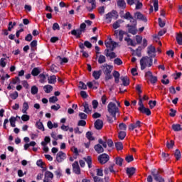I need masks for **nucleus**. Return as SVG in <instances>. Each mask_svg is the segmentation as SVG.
<instances>
[{"label": "nucleus", "mask_w": 182, "mask_h": 182, "mask_svg": "<svg viewBox=\"0 0 182 182\" xmlns=\"http://www.w3.org/2000/svg\"><path fill=\"white\" fill-rule=\"evenodd\" d=\"M123 161H124V159L121 157L117 156L115 158V164H117V166H119V167H122V166H123Z\"/></svg>", "instance_id": "obj_26"}, {"label": "nucleus", "mask_w": 182, "mask_h": 182, "mask_svg": "<svg viewBox=\"0 0 182 182\" xmlns=\"http://www.w3.org/2000/svg\"><path fill=\"white\" fill-rule=\"evenodd\" d=\"M127 28H128L129 33H131L132 35H137V26L127 24Z\"/></svg>", "instance_id": "obj_9"}, {"label": "nucleus", "mask_w": 182, "mask_h": 182, "mask_svg": "<svg viewBox=\"0 0 182 182\" xmlns=\"http://www.w3.org/2000/svg\"><path fill=\"white\" fill-rule=\"evenodd\" d=\"M138 105L139 106V107L138 108V110H140L141 109H144V104H143V99L141 97L139 98Z\"/></svg>", "instance_id": "obj_49"}, {"label": "nucleus", "mask_w": 182, "mask_h": 182, "mask_svg": "<svg viewBox=\"0 0 182 182\" xmlns=\"http://www.w3.org/2000/svg\"><path fill=\"white\" fill-rule=\"evenodd\" d=\"M63 160H66V154L60 151L56 155V161L58 163H62Z\"/></svg>", "instance_id": "obj_7"}, {"label": "nucleus", "mask_w": 182, "mask_h": 182, "mask_svg": "<svg viewBox=\"0 0 182 182\" xmlns=\"http://www.w3.org/2000/svg\"><path fill=\"white\" fill-rule=\"evenodd\" d=\"M41 73V69L39 68H34L31 71L32 76H38Z\"/></svg>", "instance_id": "obj_31"}, {"label": "nucleus", "mask_w": 182, "mask_h": 182, "mask_svg": "<svg viewBox=\"0 0 182 182\" xmlns=\"http://www.w3.org/2000/svg\"><path fill=\"white\" fill-rule=\"evenodd\" d=\"M97 176H98V177H103L102 168H97Z\"/></svg>", "instance_id": "obj_64"}, {"label": "nucleus", "mask_w": 182, "mask_h": 182, "mask_svg": "<svg viewBox=\"0 0 182 182\" xmlns=\"http://www.w3.org/2000/svg\"><path fill=\"white\" fill-rule=\"evenodd\" d=\"M120 22H122L121 20L117 21L116 22H114V23L112 24V27H113L114 29H117V28H120Z\"/></svg>", "instance_id": "obj_52"}, {"label": "nucleus", "mask_w": 182, "mask_h": 182, "mask_svg": "<svg viewBox=\"0 0 182 182\" xmlns=\"http://www.w3.org/2000/svg\"><path fill=\"white\" fill-rule=\"evenodd\" d=\"M151 176H153L154 179L156 182H166V180H164V178L163 176H160V173L159 171L154 172L151 171Z\"/></svg>", "instance_id": "obj_6"}, {"label": "nucleus", "mask_w": 182, "mask_h": 182, "mask_svg": "<svg viewBox=\"0 0 182 182\" xmlns=\"http://www.w3.org/2000/svg\"><path fill=\"white\" fill-rule=\"evenodd\" d=\"M18 96H19V94L18 93L17 91H15L14 93L10 94V97H11L13 100H16Z\"/></svg>", "instance_id": "obj_46"}, {"label": "nucleus", "mask_w": 182, "mask_h": 182, "mask_svg": "<svg viewBox=\"0 0 182 182\" xmlns=\"http://www.w3.org/2000/svg\"><path fill=\"white\" fill-rule=\"evenodd\" d=\"M38 92H39V88H38V87H36V85H33L31 87V95H36L38 94Z\"/></svg>", "instance_id": "obj_35"}, {"label": "nucleus", "mask_w": 182, "mask_h": 182, "mask_svg": "<svg viewBox=\"0 0 182 182\" xmlns=\"http://www.w3.org/2000/svg\"><path fill=\"white\" fill-rule=\"evenodd\" d=\"M51 110H55V112H58L59 109H60V105L59 104H56V105H52L50 107Z\"/></svg>", "instance_id": "obj_62"}, {"label": "nucleus", "mask_w": 182, "mask_h": 182, "mask_svg": "<svg viewBox=\"0 0 182 182\" xmlns=\"http://www.w3.org/2000/svg\"><path fill=\"white\" fill-rule=\"evenodd\" d=\"M149 105L150 109H154V107L156 106V105H157V101H156V100H154V101L150 100L149 102Z\"/></svg>", "instance_id": "obj_54"}, {"label": "nucleus", "mask_w": 182, "mask_h": 182, "mask_svg": "<svg viewBox=\"0 0 182 182\" xmlns=\"http://www.w3.org/2000/svg\"><path fill=\"white\" fill-rule=\"evenodd\" d=\"M86 137L88 139V140L93 141L95 140V137H93V134L92 132H87L86 133Z\"/></svg>", "instance_id": "obj_42"}, {"label": "nucleus", "mask_w": 182, "mask_h": 182, "mask_svg": "<svg viewBox=\"0 0 182 182\" xmlns=\"http://www.w3.org/2000/svg\"><path fill=\"white\" fill-rule=\"evenodd\" d=\"M43 89L46 93H50L53 90V87L50 85H47L43 87Z\"/></svg>", "instance_id": "obj_32"}, {"label": "nucleus", "mask_w": 182, "mask_h": 182, "mask_svg": "<svg viewBox=\"0 0 182 182\" xmlns=\"http://www.w3.org/2000/svg\"><path fill=\"white\" fill-rule=\"evenodd\" d=\"M135 17L136 18V19H139V21L147 22V18H146L144 15L141 14L140 11H137L136 13H135Z\"/></svg>", "instance_id": "obj_14"}, {"label": "nucleus", "mask_w": 182, "mask_h": 182, "mask_svg": "<svg viewBox=\"0 0 182 182\" xmlns=\"http://www.w3.org/2000/svg\"><path fill=\"white\" fill-rule=\"evenodd\" d=\"M107 112L109 114H107V122H108V123H113L114 121L117 120L116 114L120 116V110L119 109V107H117L114 102H111L108 104Z\"/></svg>", "instance_id": "obj_1"}, {"label": "nucleus", "mask_w": 182, "mask_h": 182, "mask_svg": "<svg viewBox=\"0 0 182 182\" xmlns=\"http://www.w3.org/2000/svg\"><path fill=\"white\" fill-rule=\"evenodd\" d=\"M166 147L167 149H173V147H174V141L173 140H171L170 142L167 141L166 142Z\"/></svg>", "instance_id": "obj_48"}, {"label": "nucleus", "mask_w": 182, "mask_h": 182, "mask_svg": "<svg viewBox=\"0 0 182 182\" xmlns=\"http://www.w3.org/2000/svg\"><path fill=\"white\" fill-rule=\"evenodd\" d=\"M113 76L114 77L115 83H119L120 80V73H119V71L114 70L113 72Z\"/></svg>", "instance_id": "obj_25"}, {"label": "nucleus", "mask_w": 182, "mask_h": 182, "mask_svg": "<svg viewBox=\"0 0 182 182\" xmlns=\"http://www.w3.org/2000/svg\"><path fill=\"white\" fill-rule=\"evenodd\" d=\"M125 42L127 43L128 46H136V45H137V43H134V41H133V39L130 38H124Z\"/></svg>", "instance_id": "obj_23"}, {"label": "nucleus", "mask_w": 182, "mask_h": 182, "mask_svg": "<svg viewBox=\"0 0 182 182\" xmlns=\"http://www.w3.org/2000/svg\"><path fill=\"white\" fill-rule=\"evenodd\" d=\"M149 80L152 85H156L157 83V76L152 75Z\"/></svg>", "instance_id": "obj_51"}, {"label": "nucleus", "mask_w": 182, "mask_h": 182, "mask_svg": "<svg viewBox=\"0 0 182 182\" xmlns=\"http://www.w3.org/2000/svg\"><path fill=\"white\" fill-rule=\"evenodd\" d=\"M94 182H103V178L96 176L95 175H92Z\"/></svg>", "instance_id": "obj_58"}, {"label": "nucleus", "mask_w": 182, "mask_h": 182, "mask_svg": "<svg viewBox=\"0 0 182 182\" xmlns=\"http://www.w3.org/2000/svg\"><path fill=\"white\" fill-rule=\"evenodd\" d=\"M124 35H127V33H126L123 30H119V34H118V36H119V41L120 42H122L123 41V36H124Z\"/></svg>", "instance_id": "obj_29"}, {"label": "nucleus", "mask_w": 182, "mask_h": 182, "mask_svg": "<svg viewBox=\"0 0 182 182\" xmlns=\"http://www.w3.org/2000/svg\"><path fill=\"white\" fill-rule=\"evenodd\" d=\"M92 76L95 79V80H98V79H100V76H102V70H100L98 71H93Z\"/></svg>", "instance_id": "obj_21"}, {"label": "nucleus", "mask_w": 182, "mask_h": 182, "mask_svg": "<svg viewBox=\"0 0 182 182\" xmlns=\"http://www.w3.org/2000/svg\"><path fill=\"white\" fill-rule=\"evenodd\" d=\"M30 119L31 117L28 114H23L21 116V120H23V122H28Z\"/></svg>", "instance_id": "obj_59"}, {"label": "nucleus", "mask_w": 182, "mask_h": 182, "mask_svg": "<svg viewBox=\"0 0 182 182\" xmlns=\"http://www.w3.org/2000/svg\"><path fill=\"white\" fill-rule=\"evenodd\" d=\"M49 178H51V180L53 178V173L49 171H46L43 182H52L51 181H49Z\"/></svg>", "instance_id": "obj_12"}, {"label": "nucleus", "mask_w": 182, "mask_h": 182, "mask_svg": "<svg viewBox=\"0 0 182 182\" xmlns=\"http://www.w3.org/2000/svg\"><path fill=\"white\" fill-rule=\"evenodd\" d=\"M82 106L84 107L85 113H87V114L91 113L92 109L89 107V103H87V102H85V103L82 104Z\"/></svg>", "instance_id": "obj_24"}, {"label": "nucleus", "mask_w": 182, "mask_h": 182, "mask_svg": "<svg viewBox=\"0 0 182 182\" xmlns=\"http://www.w3.org/2000/svg\"><path fill=\"white\" fill-rule=\"evenodd\" d=\"M112 18H115V19L119 18V14L116 10H112L111 12H109L105 15V19L107 21V23H110L112 22Z\"/></svg>", "instance_id": "obj_4"}, {"label": "nucleus", "mask_w": 182, "mask_h": 182, "mask_svg": "<svg viewBox=\"0 0 182 182\" xmlns=\"http://www.w3.org/2000/svg\"><path fill=\"white\" fill-rule=\"evenodd\" d=\"M114 65H117V66H120V65H123V61H122V59L117 58L114 60Z\"/></svg>", "instance_id": "obj_45"}, {"label": "nucleus", "mask_w": 182, "mask_h": 182, "mask_svg": "<svg viewBox=\"0 0 182 182\" xmlns=\"http://www.w3.org/2000/svg\"><path fill=\"white\" fill-rule=\"evenodd\" d=\"M140 113H143L144 114H146V116H150L151 114V111L149 108H146V107H144V108H141V109L139 110Z\"/></svg>", "instance_id": "obj_19"}, {"label": "nucleus", "mask_w": 182, "mask_h": 182, "mask_svg": "<svg viewBox=\"0 0 182 182\" xmlns=\"http://www.w3.org/2000/svg\"><path fill=\"white\" fill-rule=\"evenodd\" d=\"M84 160L87 163L88 168H92V156H88L86 158H84Z\"/></svg>", "instance_id": "obj_27"}, {"label": "nucleus", "mask_w": 182, "mask_h": 182, "mask_svg": "<svg viewBox=\"0 0 182 182\" xmlns=\"http://www.w3.org/2000/svg\"><path fill=\"white\" fill-rule=\"evenodd\" d=\"M136 169L134 167L127 168V174L129 177H132L136 173Z\"/></svg>", "instance_id": "obj_20"}, {"label": "nucleus", "mask_w": 182, "mask_h": 182, "mask_svg": "<svg viewBox=\"0 0 182 182\" xmlns=\"http://www.w3.org/2000/svg\"><path fill=\"white\" fill-rule=\"evenodd\" d=\"M58 97H56V96H53L49 98L50 103H56V102H58Z\"/></svg>", "instance_id": "obj_60"}, {"label": "nucleus", "mask_w": 182, "mask_h": 182, "mask_svg": "<svg viewBox=\"0 0 182 182\" xmlns=\"http://www.w3.org/2000/svg\"><path fill=\"white\" fill-rule=\"evenodd\" d=\"M122 18L129 21V19H133V16L130 14V12L128 11L125 14L124 16H122Z\"/></svg>", "instance_id": "obj_43"}, {"label": "nucleus", "mask_w": 182, "mask_h": 182, "mask_svg": "<svg viewBox=\"0 0 182 182\" xmlns=\"http://www.w3.org/2000/svg\"><path fill=\"white\" fill-rule=\"evenodd\" d=\"M122 84L121 85V86H129V85H130V80L129 79V77L127 76H122L120 77Z\"/></svg>", "instance_id": "obj_15"}, {"label": "nucleus", "mask_w": 182, "mask_h": 182, "mask_svg": "<svg viewBox=\"0 0 182 182\" xmlns=\"http://www.w3.org/2000/svg\"><path fill=\"white\" fill-rule=\"evenodd\" d=\"M73 171L75 174H80V166H79V162H77V161H75L73 164Z\"/></svg>", "instance_id": "obj_10"}, {"label": "nucleus", "mask_w": 182, "mask_h": 182, "mask_svg": "<svg viewBox=\"0 0 182 182\" xmlns=\"http://www.w3.org/2000/svg\"><path fill=\"white\" fill-rule=\"evenodd\" d=\"M125 160L127 163H132L134 160V158L133 157V155H129L125 157Z\"/></svg>", "instance_id": "obj_55"}, {"label": "nucleus", "mask_w": 182, "mask_h": 182, "mask_svg": "<svg viewBox=\"0 0 182 182\" xmlns=\"http://www.w3.org/2000/svg\"><path fill=\"white\" fill-rule=\"evenodd\" d=\"M94 125L97 130H102L103 129V121L98 119L95 121Z\"/></svg>", "instance_id": "obj_13"}, {"label": "nucleus", "mask_w": 182, "mask_h": 182, "mask_svg": "<svg viewBox=\"0 0 182 182\" xmlns=\"http://www.w3.org/2000/svg\"><path fill=\"white\" fill-rule=\"evenodd\" d=\"M154 1V7L155 12H157L159 11V0H153Z\"/></svg>", "instance_id": "obj_56"}, {"label": "nucleus", "mask_w": 182, "mask_h": 182, "mask_svg": "<svg viewBox=\"0 0 182 182\" xmlns=\"http://www.w3.org/2000/svg\"><path fill=\"white\" fill-rule=\"evenodd\" d=\"M126 137V132L121 131L118 134V138L119 140H124V138Z\"/></svg>", "instance_id": "obj_37"}, {"label": "nucleus", "mask_w": 182, "mask_h": 182, "mask_svg": "<svg viewBox=\"0 0 182 182\" xmlns=\"http://www.w3.org/2000/svg\"><path fill=\"white\" fill-rule=\"evenodd\" d=\"M53 31H60V26H59V23H54L53 24Z\"/></svg>", "instance_id": "obj_57"}, {"label": "nucleus", "mask_w": 182, "mask_h": 182, "mask_svg": "<svg viewBox=\"0 0 182 182\" xmlns=\"http://www.w3.org/2000/svg\"><path fill=\"white\" fill-rule=\"evenodd\" d=\"M48 80L50 85H55L56 83V75H50Z\"/></svg>", "instance_id": "obj_28"}, {"label": "nucleus", "mask_w": 182, "mask_h": 182, "mask_svg": "<svg viewBox=\"0 0 182 182\" xmlns=\"http://www.w3.org/2000/svg\"><path fill=\"white\" fill-rule=\"evenodd\" d=\"M28 109H29V104L27 102H24L23 103L22 113H23L24 114H27Z\"/></svg>", "instance_id": "obj_22"}, {"label": "nucleus", "mask_w": 182, "mask_h": 182, "mask_svg": "<svg viewBox=\"0 0 182 182\" xmlns=\"http://www.w3.org/2000/svg\"><path fill=\"white\" fill-rule=\"evenodd\" d=\"M105 55L107 56V58H110V59H114V58H117L116 53L113 51L110 53V50L109 48L105 50Z\"/></svg>", "instance_id": "obj_11"}, {"label": "nucleus", "mask_w": 182, "mask_h": 182, "mask_svg": "<svg viewBox=\"0 0 182 182\" xmlns=\"http://www.w3.org/2000/svg\"><path fill=\"white\" fill-rule=\"evenodd\" d=\"M101 69L104 70V75L112 73V70H113V66L105 64L101 65Z\"/></svg>", "instance_id": "obj_8"}, {"label": "nucleus", "mask_w": 182, "mask_h": 182, "mask_svg": "<svg viewBox=\"0 0 182 182\" xmlns=\"http://www.w3.org/2000/svg\"><path fill=\"white\" fill-rule=\"evenodd\" d=\"M147 53L149 56H151V55H156V47L153 46V45L149 46L148 47Z\"/></svg>", "instance_id": "obj_17"}, {"label": "nucleus", "mask_w": 182, "mask_h": 182, "mask_svg": "<svg viewBox=\"0 0 182 182\" xmlns=\"http://www.w3.org/2000/svg\"><path fill=\"white\" fill-rule=\"evenodd\" d=\"M97 160L100 164H106V163L110 160V157L107 155V154H102L98 156Z\"/></svg>", "instance_id": "obj_5"}, {"label": "nucleus", "mask_w": 182, "mask_h": 182, "mask_svg": "<svg viewBox=\"0 0 182 182\" xmlns=\"http://www.w3.org/2000/svg\"><path fill=\"white\" fill-rule=\"evenodd\" d=\"M153 58H156V55H151L149 56L142 57L140 60L141 70H144L146 66L148 68H151L153 66Z\"/></svg>", "instance_id": "obj_2"}, {"label": "nucleus", "mask_w": 182, "mask_h": 182, "mask_svg": "<svg viewBox=\"0 0 182 182\" xmlns=\"http://www.w3.org/2000/svg\"><path fill=\"white\" fill-rule=\"evenodd\" d=\"M78 87L82 90H86V89H87V85L85 84V82L80 81Z\"/></svg>", "instance_id": "obj_36"}, {"label": "nucleus", "mask_w": 182, "mask_h": 182, "mask_svg": "<svg viewBox=\"0 0 182 182\" xmlns=\"http://www.w3.org/2000/svg\"><path fill=\"white\" fill-rule=\"evenodd\" d=\"M117 5L120 9H126V1L124 0H118Z\"/></svg>", "instance_id": "obj_18"}, {"label": "nucleus", "mask_w": 182, "mask_h": 182, "mask_svg": "<svg viewBox=\"0 0 182 182\" xmlns=\"http://www.w3.org/2000/svg\"><path fill=\"white\" fill-rule=\"evenodd\" d=\"M50 72L53 73H58V66L52 65L50 68Z\"/></svg>", "instance_id": "obj_53"}, {"label": "nucleus", "mask_w": 182, "mask_h": 182, "mask_svg": "<svg viewBox=\"0 0 182 182\" xmlns=\"http://www.w3.org/2000/svg\"><path fill=\"white\" fill-rule=\"evenodd\" d=\"M9 122L11 124V127H16V117H11V118L9 119Z\"/></svg>", "instance_id": "obj_40"}, {"label": "nucleus", "mask_w": 182, "mask_h": 182, "mask_svg": "<svg viewBox=\"0 0 182 182\" xmlns=\"http://www.w3.org/2000/svg\"><path fill=\"white\" fill-rule=\"evenodd\" d=\"M57 59H60V65H63V63H68V62H69V59H68V58H63L60 56H58Z\"/></svg>", "instance_id": "obj_41"}, {"label": "nucleus", "mask_w": 182, "mask_h": 182, "mask_svg": "<svg viewBox=\"0 0 182 182\" xmlns=\"http://www.w3.org/2000/svg\"><path fill=\"white\" fill-rule=\"evenodd\" d=\"M86 31V23H82L80 26V28L71 31V35L76 37L77 39L80 38V36L83 32Z\"/></svg>", "instance_id": "obj_3"}, {"label": "nucleus", "mask_w": 182, "mask_h": 182, "mask_svg": "<svg viewBox=\"0 0 182 182\" xmlns=\"http://www.w3.org/2000/svg\"><path fill=\"white\" fill-rule=\"evenodd\" d=\"M105 62H106V57L103 55H100L98 58V63H100V65H102V63H105Z\"/></svg>", "instance_id": "obj_38"}, {"label": "nucleus", "mask_w": 182, "mask_h": 182, "mask_svg": "<svg viewBox=\"0 0 182 182\" xmlns=\"http://www.w3.org/2000/svg\"><path fill=\"white\" fill-rule=\"evenodd\" d=\"M172 129L174 132H181V130H182L181 125H180V124H173L172 125Z\"/></svg>", "instance_id": "obj_30"}, {"label": "nucleus", "mask_w": 182, "mask_h": 182, "mask_svg": "<svg viewBox=\"0 0 182 182\" xmlns=\"http://www.w3.org/2000/svg\"><path fill=\"white\" fill-rule=\"evenodd\" d=\"M94 149L98 154H100V153H103V151H105V149H103V146H102L100 144L95 145Z\"/></svg>", "instance_id": "obj_16"}, {"label": "nucleus", "mask_w": 182, "mask_h": 182, "mask_svg": "<svg viewBox=\"0 0 182 182\" xmlns=\"http://www.w3.org/2000/svg\"><path fill=\"white\" fill-rule=\"evenodd\" d=\"M78 116L81 120H86L87 119V114L83 113V112H80L78 114Z\"/></svg>", "instance_id": "obj_50"}, {"label": "nucleus", "mask_w": 182, "mask_h": 182, "mask_svg": "<svg viewBox=\"0 0 182 182\" xmlns=\"http://www.w3.org/2000/svg\"><path fill=\"white\" fill-rule=\"evenodd\" d=\"M5 60H6V58H2L0 59V66H1V68H5V66H6Z\"/></svg>", "instance_id": "obj_61"}, {"label": "nucleus", "mask_w": 182, "mask_h": 182, "mask_svg": "<svg viewBox=\"0 0 182 182\" xmlns=\"http://www.w3.org/2000/svg\"><path fill=\"white\" fill-rule=\"evenodd\" d=\"M176 42L178 45H182V34H177Z\"/></svg>", "instance_id": "obj_47"}, {"label": "nucleus", "mask_w": 182, "mask_h": 182, "mask_svg": "<svg viewBox=\"0 0 182 182\" xmlns=\"http://www.w3.org/2000/svg\"><path fill=\"white\" fill-rule=\"evenodd\" d=\"M38 77L40 78V83H45V80H46V75L45 74H40Z\"/></svg>", "instance_id": "obj_44"}, {"label": "nucleus", "mask_w": 182, "mask_h": 182, "mask_svg": "<svg viewBox=\"0 0 182 182\" xmlns=\"http://www.w3.org/2000/svg\"><path fill=\"white\" fill-rule=\"evenodd\" d=\"M115 147H116L117 150H118V151L123 150V143H122L120 141L116 142Z\"/></svg>", "instance_id": "obj_39"}, {"label": "nucleus", "mask_w": 182, "mask_h": 182, "mask_svg": "<svg viewBox=\"0 0 182 182\" xmlns=\"http://www.w3.org/2000/svg\"><path fill=\"white\" fill-rule=\"evenodd\" d=\"M36 126L38 130H42V132H45V127H43V124L41 122H37Z\"/></svg>", "instance_id": "obj_33"}, {"label": "nucleus", "mask_w": 182, "mask_h": 182, "mask_svg": "<svg viewBox=\"0 0 182 182\" xmlns=\"http://www.w3.org/2000/svg\"><path fill=\"white\" fill-rule=\"evenodd\" d=\"M174 156L176 160L181 159V152L180 151V149H176Z\"/></svg>", "instance_id": "obj_34"}, {"label": "nucleus", "mask_w": 182, "mask_h": 182, "mask_svg": "<svg viewBox=\"0 0 182 182\" xmlns=\"http://www.w3.org/2000/svg\"><path fill=\"white\" fill-rule=\"evenodd\" d=\"M119 128L120 130H127V125H126V124H124V123H120L119 124Z\"/></svg>", "instance_id": "obj_63"}]
</instances>
